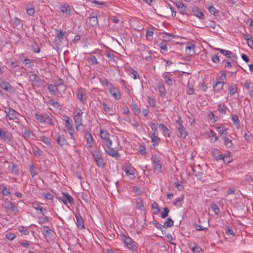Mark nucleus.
<instances>
[{
  "instance_id": "52",
  "label": "nucleus",
  "mask_w": 253,
  "mask_h": 253,
  "mask_svg": "<svg viewBox=\"0 0 253 253\" xmlns=\"http://www.w3.org/2000/svg\"><path fill=\"white\" fill-rule=\"evenodd\" d=\"M83 112L81 109H76L74 112V117H82Z\"/></svg>"
},
{
  "instance_id": "23",
  "label": "nucleus",
  "mask_w": 253,
  "mask_h": 253,
  "mask_svg": "<svg viewBox=\"0 0 253 253\" xmlns=\"http://www.w3.org/2000/svg\"><path fill=\"white\" fill-rule=\"evenodd\" d=\"M152 139V143L154 146H157L159 142L160 139L158 137V133L157 134H152L150 136Z\"/></svg>"
},
{
  "instance_id": "10",
  "label": "nucleus",
  "mask_w": 253,
  "mask_h": 253,
  "mask_svg": "<svg viewBox=\"0 0 253 253\" xmlns=\"http://www.w3.org/2000/svg\"><path fill=\"white\" fill-rule=\"evenodd\" d=\"M29 78L30 82H31L33 85L37 86L39 85L40 79L35 74L32 73V74L29 75Z\"/></svg>"
},
{
  "instance_id": "38",
  "label": "nucleus",
  "mask_w": 253,
  "mask_h": 253,
  "mask_svg": "<svg viewBox=\"0 0 253 253\" xmlns=\"http://www.w3.org/2000/svg\"><path fill=\"white\" fill-rule=\"evenodd\" d=\"M26 12L30 16H34L35 14V9L31 5H28L26 6Z\"/></svg>"
},
{
  "instance_id": "40",
  "label": "nucleus",
  "mask_w": 253,
  "mask_h": 253,
  "mask_svg": "<svg viewBox=\"0 0 253 253\" xmlns=\"http://www.w3.org/2000/svg\"><path fill=\"white\" fill-rule=\"evenodd\" d=\"M190 248L194 253H200L202 251V249L195 244L193 245V246L191 245Z\"/></svg>"
},
{
  "instance_id": "42",
  "label": "nucleus",
  "mask_w": 253,
  "mask_h": 253,
  "mask_svg": "<svg viewBox=\"0 0 253 253\" xmlns=\"http://www.w3.org/2000/svg\"><path fill=\"white\" fill-rule=\"evenodd\" d=\"M36 120L40 123H44L45 122V116H43L39 114H36Z\"/></svg>"
},
{
  "instance_id": "4",
  "label": "nucleus",
  "mask_w": 253,
  "mask_h": 253,
  "mask_svg": "<svg viewBox=\"0 0 253 253\" xmlns=\"http://www.w3.org/2000/svg\"><path fill=\"white\" fill-rule=\"evenodd\" d=\"M124 243L129 249L135 250L136 249L135 243L129 237L125 238Z\"/></svg>"
},
{
  "instance_id": "18",
  "label": "nucleus",
  "mask_w": 253,
  "mask_h": 253,
  "mask_svg": "<svg viewBox=\"0 0 253 253\" xmlns=\"http://www.w3.org/2000/svg\"><path fill=\"white\" fill-rule=\"evenodd\" d=\"M124 171L126 175L129 176L131 179H133L135 178L134 169L129 167H127L124 169Z\"/></svg>"
},
{
  "instance_id": "3",
  "label": "nucleus",
  "mask_w": 253,
  "mask_h": 253,
  "mask_svg": "<svg viewBox=\"0 0 253 253\" xmlns=\"http://www.w3.org/2000/svg\"><path fill=\"white\" fill-rule=\"evenodd\" d=\"M152 162L154 170L160 171L162 169V164L159 158L157 156L152 157Z\"/></svg>"
},
{
  "instance_id": "30",
  "label": "nucleus",
  "mask_w": 253,
  "mask_h": 253,
  "mask_svg": "<svg viewBox=\"0 0 253 253\" xmlns=\"http://www.w3.org/2000/svg\"><path fill=\"white\" fill-rule=\"evenodd\" d=\"M9 169L10 172L13 174H17L18 172V167L15 165L14 163H11L9 166Z\"/></svg>"
},
{
  "instance_id": "62",
  "label": "nucleus",
  "mask_w": 253,
  "mask_h": 253,
  "mask_svg": "<svg viewBox=\"0 0 253 253\" xmlns=\"http://www.w3.org/2000/svg\"><path fill=\"white\" fill-rule=\"evenodd\" d=\"M52 232V231L48 227H45L43 231V233L45 236L50 235Z\"/></svg>"
},
{
  "instance_id": "11",
  "label": "nucleus",
  "mask_w": 253,
  "mask_h": 253,
  "mask_svg": "<svg viewBox=\"0 0 253 253\" xmlns=\"http://www.w3.org/2000/svg\"><path fill=\"white\" fill-rule=\"evenodd\" d=\"M5 208L10 211L17 212L18 210L17 207L11 202L7 201L5 202Z\"/></svg>"
},
{
  "instance_id": "35",
  "label": "nucleus",
  "mask_w": 253,
  "mask_h": 253,
  "mask_svg": "<svg viewBox=\"0 0 253 253\" xmlns=\"http://www.w3.org/2000/svg\"><path fill=\"white\" fill-rule=\"evenodd\" d=\"M231 119L233 122L234 125L238 128L240 127L238 116L237 115H232Z\"/></svg>"
},
{
  "instance_id": "31",
  "label": "nucleus",
  "mask_w": 253,
  "mask_h": 253,
  "mask_svg": "<svg viewBox=\"0 0 253 253\" xmlns=\"http://www.w3.org/2000/svg\"><path fill=\"white\" fill-rule=\"evenodd\" d=\"M209 136L211 138V142H215L218 139V137L216 136L215 133L211 129L210 130L209 133Z\"/></svg>"
},
{
  "instance_id": "46",
  "label": "nucleus",
  "mask_w": 253,
  "mask_h": 253,
  "mask_svg": "<svg viewBox=\"0 0 253 253\" xmlns=\"http://www.w3.org/2000/svg\"><path fill=\"white\" fill-rule=\"evenodd\" d=\"M88 63L91 65H96L98 64V61L95 56H91L88 59Z\"/></svg>"
},
{
  "instance_id": "33",
  "label": "nucleus",
  "mask_w": 253,
  "mask_h": 253,
  "mask_svg": "<svg viewBox=\"0 0 253 253\" xmlns=\"http://www.w3.org/2000/svg\"><path fill=\"white\" fill-rule=\"evenodd\" d=\"M136 207L140 211L144 210V207L143 203V201L141 199L138 198L136 200Z\"/></svg>"
},
{
  "instance_id": "28",
  "label": "nucleus",
  "mask_w": 253,
  "mask_h": 253,
  "mask_svg": "<svg viewBox=\"0 0 253 253\" xmlns=\"http://www.w3.org/2000/svg\"><path fill=\"white\" fill-rule=\"evenodd\" d=\"M60 10L62 13L69 15L71 13V7L69 5H61Z\"/></svg>"
},
{
  "instance_id": "48",
  "label": "nucleus",
  "mask_w": 253,
  "mask_h": 253,
  "mask_svg": "<svg viewBox=\"0 0 253 253\" xmlns=\"http://www.w3.org/2000/svg\"><path fill=\"white\" fill-rule=\"evenodd\" d=\"M151 208L153 209H155L156 211H154L155 214H157L160 212V209L159 208L158 205L157 203L154 202L151 204Z\"/></svg>"
},
{
  "instance_id": "14",
  "label": "nucleus",
  "mask_w": 253,
  "mask_h": 253,
  "mask_svg": "<svg viewBox=\"0 0 253 253\" xmlns=\"http://www.w3.org/2000/svg\"><path fill=\"white\" fill-rule=\"evenodd\" d=\"M84 138L86 140L88 147L89 148L92 147L94 143V140L91 134L90 133L86 132L84 134Z\"/></svg>"
},
{
  "instance_id": "59",
  "label": "nucleus",
  "mask_w": 253,
  "mask_h": 253,
  "mask_svg": "<svg viewBox=\"0 0 253 253\" xmlns=\"http://www.w3.org/2000/svg\"><path fill=\"white\" fill-rule=\"evenodd\" d=\"M147 101L151 107H154L155 106V100L154 99L151 98L150 96H148Z\"/></svg>"
},
{
  "instance_id": "45",
  "label": "nucleus",
  "mask_w": 253,
  "mask_h": 253,
  "mask_svg": "<svg viewBox=\"0 0 253 253\" xmlns=\"http://www.w3.org/2000/svg\"><path fill=\"white\" fill-rule=\"evenodd\" d=\"M163 211L161 214V216L162 218H165L168 216L169 210L167 207H165L163 208Z\"/></svg>"
},
{
  "instance_id": "37",
  "label": "nucleus",
  "mask_w": 253,
  "mask_h": 253,
  "mask_svg": "<svg viewBox=\"0 0 253 253\" xmlns=\"http://www.w3.org/2000/svg\"><path fill=\"white\" fill-rule=\"evenodd\" d=\"M22 63L27 68H31L33 66V62L29 58L24 59Z\"/></svg>"
},
{
  "instance_id": "26",
  "label": "nucleus",
  "mask_w": 253,
  "mask_h": 253,
  "mask_svg": "<svg viewBox=\"0 0 253 253\" xmlns=\"http://www.w3.org/2000/svg\"><path fill=\"white\" fill-rule=\"evenodd\" d=\"M171 75L169 72L165 73L164 75V78L165 79V82L169 85H170L172 84V81L170 79Z\"/></svg>"
},
{
  "instance_id": "63",
  "label": "nucleus",
  "mask_w": 253,
  "mask_h": 253,
  "mask_svg": "<svg viewBox=\"0 0 253 253\" xmlns=\"http://www.w3.org/2000/svg\"><path fill=\"white\" fill-rule=\"evenodd\" d=\"M163 37L165 41H171L173 38L172 35L169 34H165Z\"/></svg>"
},
{
  "instance_id": "64",
  "label": "nucleus",
  "mask_w": 253,
  "mask_h": 253,
  "mask_svg": "<svg viewBox=\"0 0 253 253\" xmlns=\"http://www.w3.org/2000/svg\"><path fill=\"white\" fill-rule=\"evenodd\" d=\"M65 32H63V31L60 30V31H59V33L57 35V38L59 40L61 41L63 39V38L64 37V36H65Z\"/></svg>"
},
{
  "instance_id": "25",
  "label": "nucleus",
  "mask_w": 253,
  "mask_h": 253,
  "mask_svg": "<svg viewBox=\"0 0 253 253\" xmlns=\"http://www.w3.org/2000/svg\"><path fill=\"white\" fill-rule=\"evenodd\" d=\"M244 38L247 42L248 45L253 49V39L250 35H244Z\"/></svg>"
},
{
  "instance_id": "44",
  "label": "nucleus",
  "mask_w": 253,
  "mask_h": 253,
  "mask_svg": "<svg viewBox=\"0 0 253 253\" xmlns=\"http://www.w3.org/2000/svg\"><path fill=\"white\" fill-rule=\"evenodd\" d=\"M184 197L182 196L175 199L174 204L178 207H181V202L183 200Z\"/></svg>"
},
{
  "instance_id": "7",
  "label": "nucleus",
  "mask_w": 253,
  "mask_h": 253,
  "mask_svg": "<svg viewBox=\"0 0 253 253\" xmlns=\"http://www.w3.org/2000/svg\"><path fill=\"white\" fill-rule=\"evenodd\" d=\"M195 45L192 43H188L185 47L186 54L189 56L193 55L195 53Z\"/></svg>"
},
{
  "instance_id": "54",
  "label": "nucleus",
  "mask_w": 253,
  "mask_h": 253,
  "mask_svg": "<svg viewBox=\"0 0 253 253\" xmlns=\"http://www.w3.org/2000/svg\"><path fill=\"white\" fill-rule=\"evenodd\" d=\"M244 86L247 89H250L253 87V84L250 82H246L244 84Z\"/></svg>"
},
{
  "instance_id": "13",
  "label": "nucleus",
  "mask_w": 253,
  "mask_h": 253,
  "mask_svg": "<svg viewBox=\"0 0 253 253\" xmlns=\"http://www.w3.org/2000/svg\"><path fill=\"white\" fill-rule=\"evenodd\" d=\"M98 22L97 15L94 14L93 13L90 14L88 20V23L89 25L93 27L96 26L98 24Z\"/></svg>"
},
{
  "instance_id": "9",
  "label": "nucleus",
  "mask_w": 253,
  "mask_h": 253,
  "mask_svg": "<svg viewBox=\"0 0 253 253\" xmlns=\"http://www.w3.org/2000/svg\"><path fill=\"white\" fill-rule=\"evenodd\" d=\"M109 92L110 94L117 100L121 98V94L119 89L116 87L112 86L109 88Z\"/></svg>"
},
{
  "instance_id": "58",
  "label": "nucleus",
  "mask_w": 253,
  "mask_h": 253,
  "mask_svg": "<svg viewBox=\"0 0 253 253\" xmlns=\"http://www.w3.org/2000/svg\"><path fill=\"white\" fill-rule=\"evenodd\" d=\"M102 105L103 106V108L104 112L106 113H109L111 110L109 106L107 104H106V103L105 102L102 103Z\"/></svg>"
},
{
  "instance_id": "57",
  "label": "nucleus",
  "mask_w": 253,
  "mask_h": 253,
  "mask_svg": "<svg viewBox=\"0 0 253 253\" xmlns=\"http://www.w3.org/2000/svg\"><path fill=\"white\" fill-rule=\"evenodd\" d=\"M153 34L154 33L152 31H147L146 38L149 41H151L152 40Z\"/></svg>"
},
{
  "instance_id": "27",
  "label": "nucleus",
  "mask_w": 253,
  "mask_h": 253,
  "mask_svg": "<svg viewBox=\"0 0 253 253\" xmlns=\"http://www.w3.org/2000/svg\"><path fill=\"white\" fill-rule=\"evenodd\" d=\"M75 123L76 124V128L79 130L80 126L83 125L82 117H74Z\"/></svg>"
},
{
  "instance_id": "51",
  "label": "nucleus",
  "mask_w": 253,
  "mask_h": 253,
  "mask_svg": "<svg viewBox=\"0 0 253 253\" xmlns=\"http://www.w3.org/2000/svg\"><path fill=\"white\" fill-rule=\"evenodd\" d=\"M0 137L5 140L9 139V137L6 135V132L2 129L0 130Z\"/></svg>"
},
{
  "instance_id": "15",
  "label": "nucleus",
  "mask_w": 253,
  "mask_h": 253,
  "mask_svg": "<svg viewBox=\"0 0 253 253\" xmlns=\"http://www.w3.org/2000/svg\"><path fill=\"white\" fill-rule=\"evenodd\" d=\"M112 146H106L107 149H105L106 152L110 156L113 157H116L119 156L118 152L112 148Z\"/></svg>"
},
{
  "instance_id": "24",
  "label": "nucleus",
  "mask_w": 253,
  "mask_h": 253,
  "mask_svg": "<svg viewBox=\"0 0 253 253\" xmlns=\"http://www.w3.org/2000/svg\"><path fill=\"white\" fill-rule=\"evenodd\" d=\"M55 119L51 115H46L45 123L51 126L55 125Z\"/></svg>"
},
{
  "instance_id": "34",
  "label": "nucleus",
  "mask_w": 253,
  "mask_h": 253,
  "mask_svg": "<svg viewBox=\"0 0 253 253\" xmlns=\"http://www.w3.org/2000/svg\"><path fill=\"white\" fill-rule=\"evenodd\" d=\"M173 225V221L170 217H169L166 220V221L164 223V224L163 225V227H164V228L170 227L172 226Z\"/></svg>"
},
{
  "instance_id": "20",
  "label": "nucleus",
  "mask_w": 253,
  "mask_h": 253,
  "mask_svg": "<svg viewBox=\"0 0 253 253\" xmlns=\"http://www.w3.org/2000/svg\"><path fill=\"white\" fill-rule=\"evenodd\" d=\"M225 84L224 82L217 81L215 84L213 85V90L215 92L220 91L223 87V85Z\"/></svg>"
},
{
  "instance_id": "6",
  "label": "nucleus",
  "mask_w": 253,
  "mask_h": 253,
  "mask_svg": "<svg viewBox=\"0 0 253 253\" xmlns=\"http://www.w3.org/2000/svg\"><path fill=\"white\" fill-rule=\"evenodd\" d=\"M216 50L219 51V52L222 54L223 55H225L228 58H230L231 59L233 58V60L234 59H236L237 58L236 55H234L231 51L229 50H226L220 48H216Z\"/></svg>"
},
{
  "instance_id": "56",
  "label": "nucleus",
  "mask_w": 253,
  "mask_h": 253,
  "mask_svg": "<svg viewBox=\"0 0 253 253\" xmlns=\"http://www.w3.org/2000/svg\"><path fill=\"white\" fill-rule=\"evenodd\" d=\"M211 208L212 210L214 211V212L216 214H218L219 212V209L215 204H211Z\"/></svg>"
},
{
  "instance_id": "21",
  "label": "nucleus",
  "mask_w": 253,
  "mask_h": 253,
  "mask_svg": "<svg viewBox=\"0 0 253 253\" xmlns=\"http://www.w3.org/2000/svg\"><path fill=\"white\" fill-rule=\"evenodd\" d=\"M177 129L179 133V135L178 136L180 138H185V137L187 135L188 133L183 126H178L177 127Z\"/></svg>"
},
{
  "instance_id": "43",
  "label": "nucleus",
  "mask_w": 253,
  "mask_h": 253,
  "mask_svg": "<svg viewBox=\"0 0 253 253\" xmlns=\"http://www.w3.org/2000/svg\"><path fill=\"white\" fill-rule=\"evenodd\" d=\"M132 108L135 115L138 116L140 114L141 112L140 109L136 104H133Z\"/></svg>"
},
{
  "instance_id": "16",
  "label": "nucleus",
  "mask_w": 253,
  "mask_h": 253,
  "mask_svg": "<svg viewBox=\"0 0 253 253\" xmlns=\"http://www.w3.org/2000/svg\"><path fill=\"white\" fill-rule=\"evenodd\" d=\"M7 116L10 120H16L18 119V113L13 109L10 108L7 113Z\"/></svg>"
},
{
  "instance_id": "60",
  "label": "nucleus",
  "mask_w": 253,
  "mask_h": 253,
  "mask_svg": "<svg viewBox=\"0 0 253 253\" xmlns=\"http://www.w3.org/2000/svg\"><path fill=\"white\" fill-rule=\"evenodd\" d=\"M32 134V133L30 131H29V130H26L23 132V136L25 139H28L31 137Z\"/></svg>"
},
{
  "instance_id": "19",
  "label": "nucleus",
  "mask_w": 253,
  "mask_h": 253,
  "mask_svg": "<svg viewBox=\"0 0 253 253\" xmlns=\"http://www.w3.org/2000/svg\"><path fill=\"white\" fill-rule=\"evenodd\" d=\"M176 5L178 11L181 14L184 15L187 14V7L182 2L179 1L176 3Z\"/></svg>"
},
{
  "instance_id": "12",
  "label": "nucleus",
  "mask_w": 253,
  "mask_h": 253,
  "mask_svg": "<svg viewBox=\"0 0 253 253\" xmlns=\"http://www.w3.org/2000/svg\"><path fill=\"white\" fill-rule=\"evenodd\" d=\"M53 138L61 146L67 144L66 140L63 135L58 134L56 136H53Z\"/></svg>"
},
{
  "instance_id": "47",
  "label": "nucleus",
  "mask_w": 253,
  "mask_h": 253,
  "mask_svg": "<svg viewBox=\"0 0 253 253\" xmlns=\"http://www.w3.org/2000/svg\"><path fill=\"white\" fill-rule=\"evenodd\" d=\"M208 9L211 14L215 15V14L217 13V10L213 5H211L207 7Z\"/></svg>"
},
{
  "instance_id": "29",
  "label": "nucleus",
  "mask_w": 253,
  "mask_h": 253,
  "mask_svg": "<svg viewBox=\"0 0 253 253\" xmlns=\"http://www.w3.org/2000/svg\"><path fill=\"white\" fill-rule=\"evenodd\" d=\"M39 140L42 141L47 146L51 147V142L50 140L48 137L44 136H42L39 137Z\"/></svg>"
},
{
  "instance_id": "55",
  "label": "nucleus",
  "mask_w": 253,
  "mask_h": 253,
  "mask_svg": "<svg viewBox=\"0 0 253 253\" xmlns=\"http://www.w3.org/2000/svg\"><path fill=\"white\" fill-rule=\"evenodd\" d=\"M48 103L56 109L59 108L60 107L59 104L57 102L54 101L52 100H49Z\"/></svg>"
},
{
  "instance_id": "17",
  "label": "nucleus",
  "mask_w": 253,
  "mask_h": 253,
  "mask_svg": "<svg viewBox=\"0 0 253 253\" xmlns=\"http://www.w3.org/2000/svg\"><path fill=\"white\" fill-rule=\"evenodd\" d=\"M212 155L216 160H222L223 161H225V159H228V157H223L222 153L218 150L213 151Z\"/></svg>"
},
{
  "instance_id": "8",
  "label": "nucleus",
  "mask_w": 253,
  "mask_h": 253,
  "mask_svg": "<svg viewBox=\"0 0 253 253\" xmlns=\"http://www.w3.org/2000/svg\"><path fill=\"white\" fill-rule=\"evenodd\" d=\"M0 86L4 90L9 92H13L14 91V88L10 85L8 82L5 81H2L0 84Z\"/></svg>"
},
{
  "instance_id": "32",
  "label": "nucleus",
  "mask_w": 253,
  "mask_h": 253,
  "mask_svg": "<svg viewBox=\"0 0 253 253\" xmlns=\"http://www.w3.org/2000/svg\"><path fill=\"white\" fill-rule=\"evenodd\" d=\"M223 139L224 141V144L226 148H231L232 146V142L228 138H227V137H223Z\"/></svg>"
},
{
  "instance_id": "1",
  "label": "nucleus",
  "mask_w": 253,
  "mask_h": 253,
  "mask_svg": "<svg viewBox=\"0 0 253 253\" xmlns=\"http://www.w3.org/2000/svg\"><path fill=\"white\" fill-rule=\"evenodd\" d=\"M99 136L105 146L112 145V141L110 139V134L107 130L101 129Z\"/></svg>"
},
{
  "instance_id": "22",
  "label": "nucleus",
  "mask_w": 253,
  "mask_h": 253,
  "mask_svg": "<svg viewBox=\"0 0 253 253\" xmlns=\"http://www.w3.org/2000/svg\"><path fill=\"white\" fill-rule=\"evenodd\" d=\"M159 127L160 129L163 131V134L165 136L169 137L170 136V130L165 125H164L163 124H162L159 125Z\"/></svg>"
},
{
  "instance_id": "49",
  "label": "nucleus",
  "mask_w": 253,
  "mask_h": 253,
  "mask_svg": "<svg viewBox=\"0 0 253 253\" xmlns=\"http://www.w3.org/2000/svg\"><path fill=\"white\" fill-rule=\"evenodd\" d=\"M216 130L220 135L223 134L224 133L227 134L226 129L222 127H217Z\"/></svg>"
},
{
  "instance_id": "53",
  "label": "nucleus",
  "mask_w": 253,
  "mask_h": 253,
  "mask_svg": "<svg viewBox=\"0 0 253 253\" xmlns=\"http://www.w3.org/2000/svg\"><path fill=\"white\" fill-rule=\"evenodd\" d=\"M194 15L201 19H204L205 18L204 13L201 11H195Z\"/></svg>"
},
{
  "instance_id": "61",
  "label": "nucleus",
  "mask_w": 253,
  "mask_h": 253,
  "mask_svg": "<svg viewBox=\"0 0 253 253\" xmlns=\"http://www.w3.org/2000/svg\"><path fill=\"white\" fill-rule=\"evenodd\" d=\"M237 91V88L236 85L231 86L229 87L230 94L232 95L234 94Z\"/></svg>"
},
{
  "instance_id": "36",
  "label": "nucleus",
  "mask_w": 253,
  "mask_h": 253,
  "mask_svg": "<svg viewBox=\"0 0 253 253\" xmlns=\"http://www.w3.org/2000/svg\"><path fill=\"white\" fill-rule=\"evenodd\" d=\"M77 219V224L79 228H84V224L83 222V220L81 218V216H79L78 215H76Z\"/></svg>"
},
{
  "instance_id": "41",
  "label": "nucleus",
  "mask_w": 253,
  "mask_h": 253,
  "mask_svg": "<svg viewBox=\"0 0 253 253\" xmlns=\"http://www.w3.org/2000/svg\"><path fill=\"white\" fill-rule=\"evenodd\" d=\"M64 199L67 200L70 203L72 204L74 203V199L73 197L68 193H63Z\"/></svg>"
},
{
  "instance_id": "39",
  "label": "nucleus",
  "mask_w": 253,
  "mask_h": 253,
  "mask_svg": "<svg viewBox=\"0 0 253 253\" xmlns=\"http://www.w3.org/2000/svg\"><path fill=\"white\" fill-rule=\"evenodd\" d=\"M192 169L193 174L197 177V179L199 180H203L204 181V180L203 179V173L201 172L196 171L195 170V169H194L193 168Z\"/></svg>"
},
{
  "instance_id": "5",
  "label": "nucleus",
  "mask_w": 253,
  "mask_h": 253,
  "mask_svg": "<svg viewBox=\"0 0 253 253\" xmlns=\"http://www.w3.org/2000/svg\"><path fill=\"white\" fill-rule=\"evenodd\" d=\"M93 157L94 161L98 167H104L105 164L104 162V160L98 153L93 154Z\"/></svg>"
},
{
  "instance_id": "50",
  "label": "nucleus",
  "mask_w": 253,
  "mask_h": 253,
  "mask_svg": "<svg viewBox=\"0 0 253 253\" xmlns=\"http://www.w3.org/2000/svg\"><path fill=\"white\" fill-rule=\"evenodd\" d=\"M48 89L50 92L54 93H55L58 90L57 86L53 84L49 85L48 86Z\"/></svg>"
},
{
  "instance_id": "2",
  "label": "nucleus",
  "mask_w": 253,
  "mask_h": 253,
  "mask_svg": "<svg viewBox=\"0 0 253 253\" xmlns=\"http://www.w3.org/2000/svg\"><path fill=\"white\" fill-rule=\"evenodd\" d=\"M77 97L84 104L87 98L86 90L82 87L78 88L77 90Z\"/></svg>"
}]
</instances>
